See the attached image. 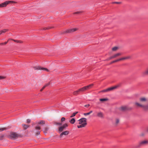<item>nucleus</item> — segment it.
I'll return each mask as SVG.
<instances>
[{
	"mask_svg": "<svg viewBox=\"0 0 148 148\" xmlns=\"http://www.w3.org/2000/svg\"><path fill=\"white\" fill-rule=\"evenodd\" d=\"M97 116L101 118H104L103 114V113L101 112L98 113L97 114Z\"/></svg>",
	"mask_w": 148,
	"mask_h": 148,
	"instance_id": "ddd939ff",
	"label": "nucleus"
},
{
	"mask_svg": "<svg viewBox=\"0 0 148 148\" xmlns=\"http://www.w3.org/2000/svg\"><path fill=\"white\" fill-rule=\"evenodd\" d=\"M147 75H148V69L145 71L142 72L141 74V76L142 77H144Z\"/></svg>",
	"mask_w": 148,
	"mask_h": 148,
	"instance_id": "4468645a",
	"label": "nucleus"
},
{
	"mask_svg": "<svg viewBox=\"0 0 148 148\" xmlns=\"http://www.w3.org/2000/svg\"><path fill=\"white\" fill-rule=\"evenodd\" d=\"M36 130H40L41 129V127L38 125L36 126L35 128Z\"/></svg>",
	"mask_w": 148,
	"mask_h": 148,
	"instance_id": "473e14b6",
	"label": "nucleus"
},
{
	"mask_svg": "<svg viewBox=\"0 0 148 148\" xmlns=\"http://www.w3.org/2000/svg\"><path fill=\"white\" fill-rule=\"evenodd\" d=\"M31 122V120L29 119H28L27 120V123H29Z\"/></svg>",
	"mask_w": 148,
	"mask_h": 148,
	"instance_id": "37998d69",
	"label": "nucleus"
},
{
	"mask_svg": "<svg viewBox=\"0 0 148 148\" xmlns=\"http://www.w3.org/2000/svg\"><path fill=\"white\" fill-rule=\"evenodd\" d=\"M36 136H38L40 134V131H38L36 133Z\"/></svg>",
	"mask_w": 148,
	"mask_h": 148,
	"instance_id": "79ce46f5",
	"label": "nucleus"
},
{
	"mask_svg": "<svg viewBox=\"0 0 148 148\" xmlns=\"http://www.w3.org/2000/svg\"><path fill=\"white\" fill-rule=\"evenodd\" d=\"M83 91L81 89V88H79L78 90L75 91L73 92V94L74 95H77L79 94V93L80 92H82Z\"/></svg>",
	"mask_w": 148,
	"mask_h": 148,
	"instance_id": "f8f14e48",
	"label": "nucleus"
},
{
	"mask_svg": "<svg viewBox=\"0 0 148 148\" xmlns=\"http://www.w3.org/2000/svg\"><path fill=\"white\" fill-rule=\"evenodd\" d=\"M132 108L131 107H128L127 106H122L121 107V110L124 111L126 110H132Z\"/></svg>",
	"mask_w": 148,
	"mask_h": 148,
	"instance_id": "9d476101",
	"label": "nucleus"
},
{
	"mask_svg": "<svg viewBox=\"0 0 148 148\" xmlns=\"http://www.w3.org/2000/svg\"><path fill=\"white\" fill-rule=\"evenodd\" d=\"M147 99L145 97L141 98L140 99V100L141 101H145Z\"/></svg>",
	"mask_w": 148,
	"mask_h": 148,
	"instance_id": "a878e982",
	"label": "nucleus"
},
{
	"mask_svg": "<svg viewBox=\"0 0 148 148\" xmlns=\"http://www.w3.org/2000/svg\"><path fill=\"white\" fill-rule=\"evenodd\" d=\"M78 112H75L74 113L72 114V115L70 116V117H74L75 116V115L78 113Z\"/></svg>",
	"mask_w": 148,
	"mask_h": 148,
	"instance_id": "cd10ccee",
	"label": "nucleus"
},
{
	"mask_svg": "<svg viewBox=\"0 0 148 148\" xmlns=\"http://www.w3.org/2000/svg\"><path fill=\"white\" fill-rule=\"evenodd\" d=\"M78 30L77 28H74L73 29H67L66 31H64L62 34H64L66 33H71L73 32H74Z\"/></svg>",
	"mask_w": 148,
	"mask_h": 148,
	"instance_id": "423d86ee",
	"label": "nucleus"
},
{
	"mask_svg": "<svg viewBox=\"0 0 148 148\" xmlns=\"http://www.w3.org/2000/svg\"><path fill=\"white\" fill-rule=\"evenodd\" d=\"M8 41H7V42H4V45L8 43Z\"/></svg>",
	"mask_w": 148,
	"mask_h": 148,
	"instance_id": "8fccbe9b",
	"label": "nucleus"
},
{
	"mask_svg": "<svg viewBox=\"0 0 148 148\" xmlns=\"http://www.w3.org/2000/svg\"><path fill=\"white\" fill-rule=\"evenodd\" d=\"M53 27H47L44 28H43V30H47V29H50L52 28Z\"/></svg>",
	"mask_w": 148,
	"mask_h": 148,
	"instance_id": "c756f323",
	"label": "nucleus"
},
{
	"mask_svg": "<svg viewBox=\"0 0 148 148\" xmlns=\"http://www.w3.org/2000/svg\"><path fill=\"white\" fill-rule=\"evenodd\" d=\"M81 125H78L77 126V127L79 128H81L83 127H84L86 126V124L85 123H83L82 124H80Z\"/></svg>",
	"mask_w": 148,
	"mask_h": 148,
	"instance_id": "a211bd4d",
	"label": "nucleus"
},
{
	"mask_svg": "<svg viewBox=\"0 0 148 148\" xmlns=\"http://www.w3.org/2000/svg\"><path fill=\"white\" fill-rule=\"evenodd\" d=\"M90 106V105L89 104L85 105L84 106L86 108H88Z\"/></svg>",
	"mask_w": 148,
	"mask_h": 148,
	"instance_id": "de8ad7c7",
	"label": "nucleus"
},
{
	"mask_svg": "<svg viewBox=\"0 0 148 148\" xmlns=\"http://www.w3.org/2000/svg\"><path fill=\"white\" fill-rule=\"evenodd\" d=\"M48 128L47 127H45L44 128V130L43 131L44 133H46L47 132V131L48 130Z\"/></svg>",
	"mask_w": 148,
	"mask_h": 148,
	"instance_id": "c85d7f7f",
	"label": "nucleus"
},
{
	"mask_svg": "<svg viewBox=\"0 0 148 148\" xmlns=\"http://www.w3.org/2000/svg\"><path fill=\"white\" fill-rule=\"evenodd\" d=\"M4 45V43H0V45Z\"/></svg>",
	"mask_w": 148,
	"mask_h": 148,
	"instance_id": "09e8293b",
	"label": "nucleus"
},
{
	"mask_svg": "<svg viewBox=\"0 0 148 148\" xmlns=\"http://www.w3.org/2000/svg\"><path fill=\"white\" fill-rule=\"evenodd\" d=\"M43 90L42 88V89L40 90V91L41 92H42Z\"/></svg>",
	"mask_w": 148,
	"mask_h": 148,
	"instance_id": "5fc2aeb1",
	"label": "nucleus"
},
{
	"mask_svg": "<svg viewBox=\"0 0 148 148\" xmlns=\"http://www.w3.org/2000/svg\"><path fill=\"white\" fill-rule=\"evenodd\" d=\"M69 131H66L64 132H62L60 135V137L61 138L63 135H67L69 134Z\"/></svg>",
	"mask_w": 148,
	"mask_h": 148,
	"instance_id": "9b49d317",
	"label": "nucleus"
},
{
	"mask_svg": "<svg viewBox=\"0 0 148 148\" xmlns=\"http://www.w3.org/2000/svg\"><path fill=\"white\" fill-rule=\"evenodd\" d=\"M45 121L44 120H40L38 121V123H37V124L38 125H42V124H45Z\"/></svg>",
	"mask_w": 148,
	"mask_h": 148,
	"instance_id": "6ab92c4d",
	"label": "nucleus"
},
{
	"mask_svg": "<svg viewBox=\"0 0 148 148\" xmlns=\"http://www.w3.org/2000/svg\"><path fill=\"white\" fill-rule=\"evenodd\" d=\"M147 132H148V129H147Z\"/></svg>",
	"mask_w": 148,
	"mask_h": 148,
	"instance_id": "4d7b16f0",
	"label": "nucleus"
},
{
	"mask_svg": "<svg viewBox=\"0 0 148 148\" xmlns=\"http://www.w3.org/2000/svg\"><path fill=\"white\" fill-rule=\"evenodd\" d=\"M23 136L21 134H18L16 132H11L10 134L7 135L8 138L12 140H15L19 138H22Z\"/></svg>",
	"mask_w": 148,
	"mask_h": 148,
	"instance_id": "f257e3e1",
	"label": "nucleus"
},
{
	"mask_svg": "<svg viewBox=\"0 0 148 148\" xmlns=\"http://www.w3.org/2000/svg\"><path fill=\"white\" fill-rule=\"evenodd\" d=\"M117 87H118V86H113V87L109 88H108V91L112 90H113L114 89L116 88Z\"/></svg>",
	"mask_w": 148,
	"mask_h": 148,
	"instance_id": "f3484780",
	"label": "nucleus"
},
{
	"mask_svg": "<svg viewBox=\"0 0 148 148\" xmlns=\"http://www.w3.org/2000/svg\"><path fill=\"white\" fill-rule=\"evenodd\" d=\"M50 84V82H49V83H48L46 84L45 85V87H46L48 86H49V85Z\"/></svg>",
	"mask_w": 148,
	"mask_h": 148,
	"instance_id": "49530a36",
	"label": "nucleus"
},
{
	"mask_svg": "<svg viewBox=\"0 0 148 148\" xmlns=\"http://www.w3.org/2000/svg\"><path fill=\"white\" fill-rule=\"evenodd\" d=\"M135 104L138 106L142 107L144 111H148V104L146 105H142L138 102H136Z\"/></svg>",
	"mask_w": 148,
	"mask_h": 148,
	"instance_id": "39448f33",
	"label": "nucleus"
},
{
	"mask_svg": "<svg viewBox=\"0 0 148 148\" xmlns=\"http://www.w3.org/2000/svg\"><path fill=\"white\" fill-rule=\"evenodd\" d=\"M5 78V77L3 76H0V79H2Z\"/></svg>",
	"mask_w": 148,
	"mask_h": 148,
	"instance_id": "a19ab883",
	"label": "nucleus"
},
{
	"mask_svg": "<svg viewBox=\"0 0 148 148\" xmlns=\"http://www.w3.org/2000/svg\"><path fill=\"white\" fill-rule=\"evenodd\" d=\"M37 124V123H33L32 124V126H33V125H35V124Z\"/></svg>",
	"mask_w": 148,
	"mask_h": 148,
	"instance_id": "3c124183",
	"label": "nucleus"
},
{
	"mask_svg": "<svg viewBox=\"0 0 148 148\" xmlns=\"http://www.w3.org/2000/svg\"><path fill=\"white\" fill-rule=\"evenodd\" d=\"M4 137L5 135L4 134H2L1 136H0V140H3Z\"/></svg>",
	"mask_w": 148,
	"mask_h": 148,
	"instance_id": "72a5a7b5",
	"label": "nucleus"
},
{
	"mask_svg": "<svg viewBox=\"0 0 148 148\" xmlns=\"http://www.w3.org/2000/svg\"><path fill=\"white\" fill-rule=\"evenodd\" d=\"M108 92V88L106 89L103 90L101 91V92Z\"/></svg>",
	"mask_w": 148,
	"mask_h": 148,
	"instance_id": "58836bf2",
	"label": "nucleus"
},
{
	"mask_svg": "<svg viewBox=\"0 0 148 148\" xmlns=\"http://www.w3.org/2000/svg\"><path fill=\"white\" fill-rule=\"evenodd\" d=\"M45 86H44L42 88V89L43 90L45 88Z\"/></svg>",
	"mask_w": 148,
	"mask_h": 148,
	"instance_id": "603ef678",
	"label": "nucleus"
},
{
	"mask_svg": "<svg viewBox=\"0 0 148 148\" xmlns=\"http://www.w3.org/2000/svg\"><path fill=\"white\" fill-rule=\"evenodd\" d=\"M13 41H14L15 42V41L16 40H14V39H12V40Z\"/></svg>",
	"mask_w": 148,
	"mask_h": 148,
	"instance_id": "6e6d98bb",
	"label": "nucleus"
},
{
	"mask_svg": "<svg viewBox=\"0 0 148 148\" xmlns=\"http://www.w3.org/2000/svg\"><path fill=\"white\" fill-rule=\"evenodd\" d=\"M118 49V47H113L112 49V50L113 51H116Z\"/></svg>",
	"mask_w": 148,
	"mask_h": 148,
	"instance_id": "7c9ffc66",
	"label": "nucleus"
},
{
	"mask_svg": "<svg viewBox=\"0 0 148 148\" xmlns=\"http://www.w3.org/2000/svg\"><path fill=\"white\" fill-rule=\"evenodd\" d=\"M121 53H117L116 54H115L114 55H113L112 56V57L113 58H113H116L118 56H119L121 55Z\"/></svg>",
	"mask_w": 148,
	"mask_h": 148,
	"instance_id": "2eb2a0df",
	"label": "nucleus"
},
{
	"mask_svg": "<svg viewBox=\"0 0 148 148\" xmlns=\"http://www.w3.org/2000/svg\"><path fill=\"white\" fill-rule=\"evenodd\" d=\"M86 121L87 119L86 118H82L78 120V121H79V124H83V123H85L86 125H87Z\"/></svg>",
	"mask_w": 148,
	"mask_h": 148,
	"instance_id": "6e6552de",
	"label": "nucleus"
},
{
	"mask_svg": "<svg viewBox=\"0 0 148 148\" xmlns=\"http://www.w3.org/2000/svg\"><path fill=\"white\" fill-rule=\"evenodd\" d=\"M65 119H66L65 117H62L61 119V123H62L65 121Z\"/></svg>",
	"mask_w": 148,
	"mask_h": 148,
	"instance_id": "2f4dec72",
	"label": "nucleus"
},
{
	"mask_svg": "<svg viewBox=\"0 0 148 148\" xmlns=\"http://www.w3.org/2000/svg\"><path fill=\"white\" fill-rule=\"evenodd\" d=\"M54 124L57 125H58L60 126H61L62 125V123L60 122H55Z\"/></svg>",
	"mask_w": 148,
	"mask_h": 148,
	"instance_id": "c9c22d12",
	"label": "nucleus"
},
{
	"mask_svg": "<svg viewBox=\"0 0 148 148\" xmlns=\"http://www.w3.org/2000/svg\"><path fill=\"white\" fill-rule=\"evenodd\" d=\"M121 53H117L116 54H115L114 55H113L112 56V57L113 58H113H116L118 56H119L121 55Z\"/></svg>",
	"mask_w": 148,
	"mask_h": 148,
	"instance_id": "dca6fc26",
	"label": "nucleus"
},
{
	"mask_svg": "<svg viewBox=\"0 0 148 148\" xmlns=\"http://www.w3.org/2000/svg\"><path fill=\"white\" fill-rule=\"evenodd\" d=\"M119 61V60L118 59H116L114 60H113L112 62H111L110 63H109L108 65H110L113 63H114Z\"/></svg>",
	"mask_w": 148,
	"mask_h": 148,
	"instance_id": "393cba45",
	"label": "nucleus"
},
{
	"mask_svg": "<svg viewBox=\"0 0 148 148\" xmlns=\"http://www.w3.org/2000/svg\"><path fill=\"white\" fill-rule=\"evenodd\" d=\"M92 112L93 111H92V110H91V111H90L86 113H84V115H85V116H86V115H89L91 113H92Z\"/></svg>",
	"mask_w": 148,
	"mask_h": 148,
	"instance_id": "bb28decb",
	"label": "nucleus"
},
{
	"mask_svg": "<svg viewBox=\"0 0 148 148\" xmlns=\"http://www.w3.org/2000/svg\"><path fill=\"white\" fill-rule=\"evenodd\" d=\"M109 100V99L107 98H103L99 99V100L101 102L107 101Z\"/></svg>",
	"mask_w": 148,
	"mask_h": 148,
	"instance_id": "4be33fe9",
	"label": "nucleus"
},
{
	"mask_svg": "<svg viewBox=\"0 0 148 148\" xmlns=\"http://www.w3.org/2000/svg\"><path fill=\"white\" fill-rule=\"evenodd\" d=\"M33 68L35 70H44L46 71L47 72L49 71L47 69L39 66H34L33 67Z\"/></svg>",
	"mask_w": 148,
	"mask_h": 148,
	"instance_id": "1a4fd4ad",
	"label": "nucleus"
},
{
	"mask_svg": "<svg viewBox=\"0 0 148 148\" xmlns=\"http://www.w3.org/2000/svg\"><path fill=\"white\" fill-rule=\"evenodd\" d=\"M82 12V11H78L76 12H75L74 13V14H79L81 13Z\"/></svg>",
	"mask_w": 148,
	"mask_h": 148,
	"instance_id": "4c0bfd02",
	"label": "nucleus"
},
{
	"mask_svg": "<svg viewBox=\"0 0 148 148\" xmlns=\"http://www.w3.org/2000/svg\"><path fill=\"white\" fill-rule=\"evenodd\" d=\"M119 122V119H116V125Z\"/></svg>",
	"mask_w": 148,
	"mask_h": 148,
	"instance_id": "c03bdc74",
	"label": "nucleus"
},
{
	"mask_svg": "<svg viewBox=\"0 0 148 148\" xmlns=\"http://www.w3.org/2000/svg\"><path fill=\"white\" fill-rule=\"evenodd\" d=\"M68 126L67 123H65L64 124L58 127V132L60 133L63 132Z\"/></svg>",
	"mask_w": 148,
	"mask_h": 148,
	"instance_id": "7ed1b4c3",
	"label": "nucleus"
},
{
	"mask_svg": "<svg viewBox=\"0 0 148 148\" xmlns=\"http://www.w3.org/2000/svg\"><path fill=\"white\" fill-rule=\"evenodd\" d=\"M130 58V57H125L119 59H118L119 61L121 60H126L127 59H128Z\"/></svg>",
	"mask_w": 148,
	"mask_h": 148,
	"instance_id": "5701e85b",
	"label": "nucleus"
},
{
	"mask_svg": "<svg viewBox=\"0 0 148 148\" xmlns=\"http://www.w3.org/2000/svg\"><path fill=\"white\" fill-rule=\"evenodd\" d=\"M24 130H26L29 126V125L23 124L22 125Z\"/></svg>",
	"mask_w": 148,
	"mask_h": 148,
	"instance_id": "aec40b11",
	"label": "nucleus"
},
{
	"mask_svg": "<svg viewBox=\"0 0 148 148\" xmlns=\"http://www.w3.org/2000/svg\"><path fill=\"white\" fill-rule=\"evenodd\" d=\"M121 3V2H112V4H115V3L120 4Z\"/></svg>",
	"mask_w": 148,
	"mask_h": 148,
	"instance_id": "a18cd8bd",
	"label": "nucleus"
},
{
	"mask_svg": "<svg viewBox=\"0 0 148 148\" xmlns=\"http://www.w3.org/2000/svg\"><path fill=\"white\" fill-rule=\"evenodd\" d=\"M16 2L13 1H7L0 4V8L5 7L10 3H16Z\"/></svg>",
	"mask_w": 148,
	"mask_h": 148,
	"instance_id": "20e7f679",
	"label": "nucleus"
},
{
	"mask_svg": "<svg viewBox=\"0 0 148 148\" xmlns=\"http://www.w3.org/2000/svg\"><path fill=\"white\" fill-rule=\"evenodd\" d=\"M8 128L7 127H4L3 128H0V130L1 131H3L6 130L8 129Z\"/></svg>",
	"mask_w": 148,
	"mask_h": 148,
	"instance_id": "e433bc0d",
	"label": "nucleus"
},
{
	"mask_svg": "<svg viewBox=\"0 0 148 148\" xmlns=\"http://www.w3.org/2000/svg\"><path fill=\"white\" fill-rule=\"evenodd\" d=\"M144 134L143 133L141 134V136H144Z\"/></svg>",
	"mask_w": 148,
	"mask_h": 148,
	"instance_id": "864d4df0",
	"label": "nucleus"
},
{
	"mask_svg": "<svg viewBox=\"0 0 148 148\" xmlns=\"http://www.w3.org/2000/svg\"><path fill=\"white\" fill-rule=\"evenodd\" d=\"M93 85V84H91L81 88V89L82 90L83 92L91 88Z\"/></svg>",
	"mask_w": 148,
	"mask_h": 148,
	"instance_id": "0eeeda50",
	"label": "nucleus"
},
{
	"mask_svg": "<svg viewBox=\"0 0 148 148\" xmlns=\"http://www.w3.org/2000/svg\"><path fill=\"white\" fill-rule=\"evenodd\" d=\"M8 31V29H4L0 31V35L2 33H4Z\"/></svg>",
	"mask_w": 148,
	"mask_h": 148,
	"instance_id": "b1692460",
	"label": "nucleus"
},
{
	"mask_svg": "<svg viewBox=\"0 0 148 148\" xmlns=\"http://www.w3.org/2000/svg\"><path fill=\"white\" fill-rule=\"evenodd\" d=\"M113 59V58H112V56H111L110 57L107 58V59H106L105 60V61H109V60H111L112 59Z\"/></svg>",
	"mask_w": 148,
	"mask_h": 148,
	"instance_id": "f704fd0d",
	"label": "nucleus"
},
{
	"mask_svg": "<svg viewBox=\"0 0 148 148\" xmlns=\"http://www.w3.org/2000/svg\"><path fill=\"white\" fill-rule=\"evenodd\" d=\"M69 121L72 124H73L75 122V119L74 118H73L70 120Z\"/></svg>",
	"mask_w": 148,
	"mask_h": 148,
	"instance_id": "412c9836",
	"label": "nucleus"
},
{
	"mask_svg": "<svg viewBox=\"0 0 148 148\" xmlns=\"http://www.w3.org/2000/svg\"><path fill=\"white\" fill-rule=\"evenodd\" d=\"M15 42H16L19 43H22L23 42L22 41L18 40H16L15 41Z\"/></svg>",
	"mask_w": 148,
	"mask_h": 148,
	"instance_id": "ea45409f",
	"label": "nucleus"
},
{
	"mask_svg": "<svg viewBox=\"0 0 148 148\" xmlns=\"http://www.w3.org/2000/svg\"><path fill=\"white\" fill-rule=\"evenodd\" d=\"M148 143V141L145 140L140 142L138 144L134 147V148H140L141 146L145 145Z\"/></svg>",
	"mask_w": 148,
	"mask_h": 148,
	"instance_id": "f03ea898",
	"label": "nucleus"
}]
</instances>
